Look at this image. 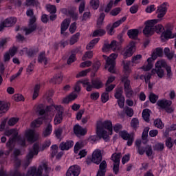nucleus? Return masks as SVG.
Masks as SVG:
<instances>
[{"instance_id":"nucleus-9","label":"nucleus","mask_w":176,"mask_h":176,"mask_svg":"<svg viewBox=\"0 0 176 176\" xmlns=\"http://www.w3.org/2000/svg\"><path fill=\"white\" fill-rule=\"evenodd\" d=\"M166 63L164 60H159L155 63V68L153 69L151 72L152 74H156L158 76V78H163L164 76V69L162 68H164L166 67Z\"/></svg>"},{"instance_id":"nucleus-33","label":"nucleus","mask_w":176,"mask_h":176,"mask_svg":"<svg viewBox=\"0 0 176 176\" xmlns=\"http://www.w3.org/2000/svg\"><path fill=\"white\" fill-rule=\"evenodd\" d=\"M123 112L126 115V116H129V118H133L134 115V110L127 106L124 108Z\"/></svg>"},{"instance_id":"nucleus-20","label":"nucleus","mask_w":176,"mask_h":176,"mask_svg":"<svg viewBox=\"0 0 176 176\" xmlns=\"http://www.w3.org/2000/svg\"><path fill=\"white\" fill-rule=\"evenodd\" d=\"M102 160V155L100 150H96L92 155L91 162L95 164H100Z\"/></svg>"},{"instance_id":"nucleus-37","label":"nucleus","mask_w":176,"mask_h":176,"mask_svg":"<svg viewBox=\"0 0 176 176\" xmlns=\"http://www.w3.org/2000/svg\"><path fill=\"white\" fill-rule=\"evenodd\" d=\"M79 36H80V33H76L74 35L72 36V37L70 38L69 44L70 45H75L78 41H79Z\"/></svg>"},{"instance_id":"nucleus-8","label":"nucleus","mask_w":176,"mask_h":176,"mask_svg":"<svg viewBox=\"0 0 176 176\" xmlns=\"http://www.w3.org/2000/svg\"><path fill=\"white\" fill-rule=\"evenodd\" d=\"M163 56V49L162 48H156L155 53L153 54L151 58H148L147 59V65L143 66L144 71H149L152 69V67H153V64L152 63V61L153 60H156L157 57H162Z\"/></svg>"},{"instance_id":"nucleus-1","label":"nucleus","mask_w":176,"mask_h":176,"mask_svg":"<svg viewBox=\"0 0 176 176\" xmlns=\"http://www.w3.org/2000/svg\"><path fill=\"white\" fill-rule=\"evenodd\" d=\"M104 129L109 130V133L110 135H112V122L107 120L102 124H97L96 133L100 137V138H103V140H107V138H108V132L104 130Z\"/></svg>"},{"instance_id":"nucleus-57","label":"nucleus","mask_w":176,"mask_h":176,"mask_svg":"<svg viewBox=\"0 0 176 176\" xmlns=\"http://www.w3.org/2000/svg\"><path fill=\"white\" fill-rule=\"evenodd\" d=\"M50 111H52V107L50 106H47L46 107V109L45 110L44 109H41L39 111H38V113L39 115L42 116V115H45L48 112H50Z\"/></svg>"},{"instance_id":"nucleus-35","label":"nucleus","mask_w":176,"mask_h":176,"mask_svg":"<svg viewBox=\"0 0 176 176\" xmlns=\"http://www.w3.org/2000/svg\"><path fill=\"white\" fill-rule=\"evenodd\" d=\"M100 41V38H94L92 41H90V43L87 45V50H91L94 46H96V43H98V41Z\"/></svg>"},{"instance_id":"nucleus-58","label":"nucleus","mask_w":176,"mask_h":176,"mask_svg":"<svg viewBox=\"0 0 176 176\" xmlns=\"http://www.w3.org/2000/svg\"><path fill=\"white\" fill-rule=\"evenodd\" d=\"M164 69H166V76L168 78H171L173 76V72H171V67L167 65V63H166V67H164Z\"/></svg>"},{"instance_id":"nucleus-4","label":"nucleus","mask_w":176,"mask_h":176,"mask_svg":"<svg viewBox=\"0 0 176 176\" xmlns=\"http://www.w3.org/2000/svg\"><path fill=\"white\" fill-rule=\"evenodd\" d=\"M82 83L87 91H91L93 89H98L104 87V83H102V81L100 78L94 79L91 80V82H89V80H84Z\"/></svg>"},{"instance_id":"nucleus-64","label":"nucleus","mask_w":176,"mask_h":176,"mask_svg":"<svg viewBox=\"0 0 176 176\" xmlns=\"http://www.w3.org/2000/svg\"><path fill=\"white\" fill-rule=\"evenodd\" d=\"M91 61L90 60L82 62L80 65V68H86L87 67H91Z\"/></svg>"},{"instance_id":"nucleus-29","label":"nucleus","mask_w":176,"mask_h":176,"mask_svg":"<svg viewBox=\"0 0 176 176\" xmlns=\"http://www.w3.org/2000/svg\"><path fill=\"white\" fill-rule=\"evenodd\" d=\"M122 82L124 83V90H129V89H131V81L126 76L122 77Z\"/></svg>"},{"instance_id":"nucleus-19","label":"nucleus","mask_w":176,"mask_h":176,"mask_svg":"<svg viewBox=\"0 0 176 176\" xmlns=\"http://www.w3.org/2000/svg\"><path fill=\"white\" fill-rule=\"evenodd\" d=\"M57 113L55 116L54 123L56 126L57 124H60L61 122H63V113H64V108L63 107L59 106V107L57 109Z\"/></svg>"},{"instance_id":"nucleus-59","label":"nucleus","mask_w":176,"mask_h":176,"mask_svg":"<svg viewBox=\"0 0 176 176\" xmlns=\"http://www.w3.org/2000/svg\"><path fill=\"white\" fill-rule=\"evenodd\" d=\"M145 152L147 156H151L153 153V150H152V146L147 145L145 147Z\"/></svg>"},{"instance_id":"nucleus-30","label":"nucleus","mask_w":176,"mask_h":176,"mask_svg":"<svg viewBox=\"0 0 176 176\" xmlns=\"http://www.w3.org/2000/svg\"><path fill=\"white\" fill-rule=\"evenodd\" d=\"M52 131H53V126L50 123H49L44 131L43 132V135L44 137H49L52 134Z\"/></svg>"},{"instance_id":"nucleus-5","label":"nucleus","mask_w":176,"mask_h":176,"mask_svg":"<svg viewBox=\"0 0 176 176\" xmlns=\"http://www.w3.org/2000/svg\"><path fill=\"white\" fill-rule=\"evenodd\" d=\"M7 137H10L9 141L6 144V146L8 148L9 151H13V148H14V144L16 143V138L19 135V131L17 129H10L8 131H6L5 133Z\"/></svg>"},{"instance_id":"nucleus-6","label":"nucleus","mask_w":176,"mask_h":176,"mask_svg":"<svg viewBox=\"0 0 176 176\" xmlns=\"http://www.w3.org/2000/svg\"><path fill=\"white\" fill-rule=\"evenodd\" d=\"M103 58L106 60L105 68H109V72L111 74H115V65H116V58H118V54H111L109 57H107V56L103 55Z\"/></svg>"},{"instance_id":"nucleus-23","label":"nucleus","mask_w":176,"mask_h":176,"mask_svg":"<svg viewBox=\"0 0 176 176\" xmlns=\"http://www.w3.org/2000/svg\"><path fill=\"white\" fill-rule=\"evenodd\" d=\"M74 131L76 135H85L87 131L85 129H82L79 124H76L74 126Z\"/></svg>"},{"instance_id":"nucleus-46","label":"nucleus","mask_w":176,"mask_h":176,"mask_svg":"<svg viewBox=\"0 0 176 176\" xmlns=\"http://www.w3.org/2000/svg\"><path fill=\"white\" fill-rule=\"evenodd\" d=\"M155 24L156 23H153V28L154 30V32H157V34H159L160 32H162V31H163V30H164V28H163V25H155Z\"/></svg>"},{"instance_id":"nucleus-50","label":"nucleus","mask_w":176,"mask_h":176,"mask_svg":"<svg viewBox=\"0 0 176 176\" xmlns=\"http://www.w3.org/2000/svg\"><path fill=\"white\" fill-rule=\"evenodd\" d=\"M47 12L49 13L52 14V13H56L57 12V8H56V6L53 5L48 4L46 6Z\"/></svg>"},{"instance_id":"nucleus-2","label":"nucleus","mask_w":176,"mask_h":176,"mask_svg":"<svg viewBox=\"0 0 176 176\" xmlns=\"http://www.w3.org/2000/svg\"><path fill=\"white\" fill-rule=\"evenodd\" d=\"M50 170L51 168L49 167L47 163H43L42 165L38 166L37 170L36 167L35 166L30 168V169L28 171L26 176H42L43 171L44 176H49Z\"/></svg>"},{"instance_id":"nucleus-11","label":"nucleus","mask_w":176,"mask_h":176,"mask_svg":"<svg viewBox=\"0 0 176 176\" xmlns=\"http://www.w3.org/2000/svg\"><path fill=\"white\" fill-rule=\"evenodd\" d=\"M120 157H122V153H115L112 154L111 157V160L113 162V173L116 175L119 174V167L120 166Z\"/></svg>"},{"instance_id":"nucleus-10","label":"nucleus","mask_w":176,"mask_h":176,"mask_svg":"<svg viewBox=\"0 0 176 176\" xmlns=\"http://www.w3.org/2000/svg\"><path fill=\"white\" fill-rule=\"evenodd\" d=\"M173 102L171 100L163 99L157 102V105L160 107L161 109H164L168 113L174 112V109L171 107Z\"/></svg>"},{"instance_id":"nucleus-62","label":"nucleus","mask_w":176,"mask_h":176,"mask_svg":"<svg viewBox=\"0 0 176 176\" xmlns=\"http://www.w3.org/2000/svg\"><path fill=\"white\" fill-rule=\"evenodd\" d=\"M150 128L148 126H146L144 128L142 135V140H145L146 138H148V133H149Z\"/></svg>"},{"instance_id":"nucleus-16","label":"nucleus","mask_w":176,"mask_h":176,"mask_svg":"<svg viewBox=\"0 0 176 176\" xmlns=\"http://www.w3.org/2000/svg\"><path fill=\"white\" fill-rule=\"evenodd\" d=\"M25 137L28 142H35V141L38 140V135L32 129L25 131Z\"/></svg>"},{"instance_id":"nucleus-41","label":"nucleus","mask_w":176,"mask_h":176,"mask_svg":"<svg viewBox=\"0 0 176 176\" xmlns=\"http://www.w3.org/2000/svg\"><path fill=\"white\" fill-rule=\"evenodd\" d=\"M126 20H127V17L124 16L121 19L114 22L111 25H113V27L114 28H118V27H119V25H120V24H122V23H124V21H126Z\"/></svg>"},{"instance_id":"nucleus-3","label":"nucleus","mask_w":176,"mask_h":176,"mask_svg":"<svg viewBox=\"0 0 176 176\" xmlns=\"http://www.w3.org/2000/svg\"><path fill=\"white\" fill-rule=\"evenodd\" d=\"M26 16L30 17L28 24L29 28H25L23 31H25V35H30V34H32V32L36 30L37 26L36 24H35L36 22V16L34 15V10L32 9H28L26 11Z\"/></svg>"},{"instance_id":"nucleus-34","label":"nucleus","mask_w":176,"mask_h":176,"mask_svg":"<svg viewBox=\"0 0 176 176\" xmlns=\"http://www.w3.org/2000/svg\"><path fill=\"white\" fill-rule=\"evenodd\" d=\"M149 109H145L144 110H143L142 113V116L144 119V120H145V122H149V117L151 116V114H149Z\"/></svg>"},{"instance_id":"nucleus-14","label":"nucleus","mask_w":176,"mask_h":176,"mask_svg":"<svg viewBox=\"0 0 176 176\" xmlns=\"http://www.w3.org/2000/svg\"><path fill=\"white\" fill-rule=\"evenodd\" d=\"M17 23V19L14 17H10L6 19L0 24V31H2L5 28L13 27Z\"/></svg>"},{"instance_id":"nucleus-25","label":"nucleus","mask_w":176,"mask_h":176,"mask_svg":"<svg viewBox=\"0 0 176 176\" xmlns=\"http://www.w3.org/2000/svg\"><path fill=\"white\" fill-rule=\"evenodd\" d=\"M138 30L137 29H131L128 30L127 35L130 39H137L138 38Z\"/></svg>"},{"instance_id":"nucleus-54","label":"nucleus","mask_w":176,"mask_h":176,"mask_svg":"<svg viewBox=\"0 0 176 176\" xmlns=\"http://www.w3.org/2000/svg\"><path fill=\"white\" fill-rule=\"evenodd\" d=\"M106 29L109 35H113V34H115V30H115V28L113 27L111 24L107 25Z\"/></svg>"},{"instance_id":"nucleus-27","label":"nucleus","mask_w":176,"mask_h":176,"mask_svg":"<svg viewBox=\"0 0 176 176\" xmlns=\"http://www.w3.org/2000/svg\"><path fill=\"white\" fill-rule=\"evenodd\" d=\"M44 120H45V118H43L42 117L36 119L35 120L32 122L31 127L32 129H35L36 127H41V124L43 123Z\"/></svg>"},{"instance_id":"nucleus-44","label":"nucleus","mask_w":176,"mask_h":176,"mask_svg":"<svg viewBox=\"0 0 176 176\" xmlns=\"http://www.w3.org/2000/svg\"><path fill=\"white\" fill-rule=\"evenodd\" d=\"M90 5L93 9L96 10V9L100 8V0H91Z\"/></svg>"},{"instance_id":"nucleus-52","label":"nucleus","mask_w":176,"mask_h":176,"mask_svg":"<svg viewBox=\"0 0 176 176\" xmlns=\"http://www.w3.org/2000/svg\"><path fill=\"white\" fill-rule=\"evenodd\" d=\"M21 72H23V67H21L16 74L12 75L10 77V82H13L14 79L19 78V76L21 75Z\"/></svg>"},{"instance_id":"nucleus-12","label":"nucleus","mask_w":176,"mask_h":176,"mask_svg":"<svg viewBox=\"0 0 176 176\" xmlns=\"http://www.w3.org/2000/svg\"><path fill=\"white\" fill-rule=\"evenodd\" d=\"M157 23V20L156 19H153L146 22V26L143 30V33L146 36H151V35H153V33L155 32L153 30V24H156Z\"/></svg>"},{"instance_id":"nucleus-32","label":"nucleus","mask_w":176,"mask_h":176,"mask_svg":"<svg viewBox=\"0 0 176 176\" xmlns=\"http://www.w3.org/2000/svg\"><path fill=\"white\" fill-rule=\"evenodd\" d=\"M114 97L115 98H116V100H120L122 98H124V96H123V89L122 88H118L116 90Z\"/></svg>"},{"instance_id":"nucleus-42","label":"nucleus","mask_w":176,"mask_h":176,"mask_svg":"<svg viewBox=\"0 0 176 176\" xmlns=\"http://www.w3.org/2000/svg\"><path fill=\"white\" fill-rule=\"evenodd\" d=\"M91 58H93V51H88L85 52L82 58V61H86V60H90Z\"/></svg>"},{"instance_id":"nucleus-31","label":"nucleus","mask_w":176,"mask_h":176,"mask_svg":"<svg viewBox=\"0 0 176 176\" xmlns=\"http://www.w3.org/2000/svg\"><path fill=\"white\" fill-rule=\"evenodd\" d=\"M16 141L19 145L22 146L23 148H25L27 144L25 143V138L21 137V135H17L16 138Z\"/></svg>"},{"instance_id":"nucleus-56","label":"nucleus","mask_w":176,"mask_h":176,"mask_svg":"<svg viewBox=\"0 0 176 176\" xmlns=\"http://www.w3.org/2000/svg\"><path fill=\"white\" fill-rule=\"evenodd\" d=\"M142 58V55L138 54L136 56H134L132 58V63H134L135 64H138L140 63V60Z\"/></svg>"},{"instance_id":"nucleus-24","label":"nucleus","mask_w":176,"mask_h":176,"mask_svg":"<svg viewBox=\"0 0 176 176\" xmlns=\"http://www.w3.org/2000/svg\"><path fill=\"white\" fill-rule=\"evenodd\" d=\"M162 38H164V39H173L176 38V33L173 34V32L170 30H166L162 32Z\"/></svg>"},{"instance_id":"nucleus-17","label":"nucleus","mask_w":176,"mask_h":176,"mask_svg":"<svg viewBox=\"0 0 176 176\" xmlns=\"http://www.w3.org/2000/svg\"><path fill=\"white\" fill-rule=\"evenodd\" d=\"M80 174V167L78 165L72 166L66 173V176H79Z\"/></svg>"},{"instance_id":"nucleus-61","label":"nucleus","mask_w":176,"mask_h":176,"mask_svg":"<svg viewBox=\"0 0 176 176\" xmlns=\"http://www.w3.org/2000/svg\"><path fill=\"white\" fill-rule=\"evenodd\" d=\"M121 10L122 9L120 8H116L111 11L110 14H111V16H118Z\"/></svg>"},{"instance_id":"nucleus-13","label":"nucleus","mask_w":176,"mask_h":176,"mask_svg":"<svg viewBox=\"0 0 176 176\" xmlns=\"http://www.w3.org/2000/svg\"><path fill=\"white\" fill-rule=\"evenodd\" d=\"M134 52H135V42L131 41L125 48V52L123 54L124 58L131 57L134 54Z\"/></svg>"},{"instance_id":"nucleus-49","label":"nucleus","mask_w":176,"mask_h":176,"mask_svg":"<svg viewBox=\"0 0 176 176\" xmlns=\"http://www.w3.org/2000/svg\"><path fill=\"white\" fill-rule=\"evenodd\" d=\"M164 54L168 58V60H171L173 57H174V53L170 52V48L166 47L164 49Z\"/></svg>"},{"instance_id":"nucleus-36","label":"nucleus","mask_w":176,"mask_h":176,"mask_svg":"<svg viewBox=\"0 0 176 176\" xmlns=\"http://www.w3.org/2000/svg\"><path fill=\"white\" fill-rule=\"evenodd\" d=\"M107 32L104 29H98L93 33V36H104Z\"/></svg>"},{"instance_id":"nucleus-48","label":"nucleus","mask_w":176,"mask_h":176,"mask_svg":"<svg viewBox=\"0 0 176 176\" xmlns=\"http://www.w3.org/2000/svg\"><path fill=\"white\" fill-rule=\"evenodd\" d=\"M154 125L157 128V129H163L164 127V124H163V122H162V120L160 119H157L154 121Z\"/></svg>"},{"instance_id":"nucleus-18","label":"nucleus","mask_w":176,"mask_h":176,"mask_svg":"<svg viewBox=\"0 0 176 176\" xmlns=\"http://www.w3.org/2000/svg\"><path fill=\"white\" fill-rule=\"evenodd\" d=\"M167 6H168V3H163L161 6L158 7L156 12L158 19H162L166 16V13H167Z\"/></svg>"},{"instance_id":"nucleus-26","label":"nucleus","mask_w":176,"mask_h":176,"mask_svg":"<svg viewBox=\"0 0 176 176\" xmlns=\"http://www.w3.org/2000/svg\"><path fill=\"white\" fill-rule=\"evenodd\" d=\"M9 110V104L5 102L0 101V118L2 116V113H6Z\"/></svg>"},{"instance_id":"nucleus-45","label":"nucleus","mask_w":176,"mask_h":176,"mask_svg":"<svg viewBox=\"0 0 176 176\" xmlns=\"http://www.w3.org/2000/svg\"><path fill=\"white\" fill-rule=\"evenodd\" d=\"M131 126L133 127V129H135V130H137L138 129V126H140V121L137 118H133L131 122Z\"/></svg>"},{"instance_id":"nucleus-60","label":"nucleus","mask_w":176,"mask_h":176,"mask_svg":"<svg viewBox=\"0 0 176 176\" xmlns=\"http://www.w3.org/2000/svg\"><path fill=\"white\" fill-rule=\"evenodd\" d=\"M12 98L16 102L24 101V97L21 94H15L12 96Z\"/></svg>"},{"instance_id":"nucleus-38","label":"nucleus","mask_w":176,"mask_h":176,"mask_svg":"<svg viewBox=\"0 0 176 176\" xmlns=\"http://www.w3.org/2000/svg\"><path fill=\"white\" fill-rule=\"evenodd\" d=\"M63 131H64V129L63 127H59L54 130V134L58 140H61Z\"/></svg>"},{"instance_id":"nucleus-53","label":"nucleus","mask_w":176,"mask_h":176,"mask_svg":"<svg viewBox=\"0 0 176 176\" xmlns=\"http://www.w3.org/2000/svg\"><path fill=\"white\" fill-rule=\"evenodd\" d=\"M109 100V94L108 92H104L101 95L102 102L105 104Z\"/></svg>"},{"instance_id":"nucleus-22","label":"nucleus","mask_w":176,"mask_h":176,"mask_svg":"<svg viewBox=\"0 0 176 176\" xmlns=\"http://www.w3.org/2000/svg\"><path fill=\"white\" fill-rule=\"evenodd\" d=\"M69 24H71V21L69 19H65L60 26V34L63 35L65 34V31L68 30V27H69Z\"/></svg>"},{"instance_id":"nucleus-21","label":"nucleus","mask_w":176,"mask_h":176,"mask_svg":"<svg viewBox=\"0 0 176 176\" xmlns=\"http://www.w3.org/2000/svg\"><path fill=\"white\" fill-rule=\"evenodd\" d=\"M74 146V141L67 140L60 144L59 148L61 151H69Z\"/></svg>"},{"instance_id":"nucleus-7","label":"nucleus","mask_w":176,"mask_h":176,"mask_svg":"<svg viewBox=\"0 0 176 176\" xmlns=\"http://www.w3.org/2000/svg\"><path fill=\"white\" fill-rule=\"evenodd\" d=\"M38 153H39V144L38 143H35L33 145V149L30 150L26 156V160L23 164V167H25V168H27V167L31 164V162H32L34 156H35V155H38Z\"/></svg>"},{"instance_id":"nucleus-55","label":"nucleus","mask_w":176,"mask_h":176,"mask_svg":"<svg viewBox=\"0 0 176 176\" xmlns=\"http://www.w3.org/2000/svg\"><path fill=\"white\" fill-rule=\"evenodd\" d=\"M113 3L115 4V3H113V0H111L108 3L107 6L104 10V12L106 13H109V12H111V9H112L113 6Z\"/></svg>"},{"instance_id":"nucleus-47","label":"nucleus","mask_w":176,"mask_h":176,"mask_svg":"<svg viewBox=\"0 0 176 176\" xmlns=\"http://www.w3.org/2000/svg\"><path fill=\"white\" fill-rule=\"evenodd\" d=\"M149 100L152 104H156V102L159 100V96L151 92L149 95Z\"/></svg>"},{"instance_id":"nucleus-40","label":"nucleus","mask_w":176,"mask_h":176,"mask_svg":"<svg viewBox=\"0 0 176 176\" xmlns=\"http://www.w3.org/2000/svg\"><path fill=\"white\" fill-rule=\"evenodd\" d=\"M104 19H105V14L101 13L97 21L98 28H101V26L104 24Z\"/></svg>"},{"instance_id":"nucleus-43","label":"nucleus","mask_w":176,"mask_h":176,"mask_svg":"<svg viewBox=\"0 0 176 176\" xmlns=\"http://www.w3.org/2000/svg\"><path fill=\"white\" fill-rule=\"evenodd\" d=\"M38 63H44L45 65H47V58L45 56V53L40 54L38 58Z\"/></svg>"},{"instance_id":"nucleus-39","label":"nucleus","mask_w":176,"mask_h":176,"mask_svg":"<svg viewBox=\"0 0 176 176\" xmlns=\"http://www.w3.org/2000/svg\"><path fill=\"white\" fill-rule=\"evenodd\" d=\"M40 90H41V85H39L38 84H36L34 86V89L33 100H35L36 98H38V96H39Z\"/></svg>"},{"instance_id":"nucleus-28","label":"nucleus","mask_w":176,"mask_h":176,"mask_svg":"<svg viewBox=\"0 0 176 176\" xmlns=\"http://www.w3.org/2000/svg\"><path fill=\"white\" fill-rule=\"evenodd\" d=\"M51 82L54 83V85H60V83L63 82V74H61V73H58V74L55 75L54 77L51 79Z\"/></svg>"},{"instance_id":"nucleus-15","label":"nucleus","mask_w":176,"mask_h":176,"mask_svg":"<svg viewBox=\"0 0 176 176\" xmlns=\"http://www.w3.org/2000/svg\"><path fill=\"white\" fill-rule=\"evenodd\" d=\"M120 135L122 140H124L127 142V146H131L133 145V142H134V135L129 134L126 131H122L120 132Z\"/></svg>"},{"instance_id":"nucleus-51","label":"nucleus","mask_w":176,"mask_h":176,"mask_svg":"<svg viewBox=\"0 0 176 176\" xmlns=\"http://www.w3.org/2000/svg\"><path fill=\"white\" fill-rule=\"evenodd\" d=\"M163 149H164V144H162V143L156 144L153 146V150L157 151L158 152H162V151H163Z\"/></svg>"},{"instance_id":"nucleus-63","label":"nucleus","mask_w":176,"mask_h":176,"mask_svg":"<svg viewBox=\"0 0 176 176\" xmlns=\"http://www.w3.org/2000/svg\"><path fill=\"white\" fill-rule=\"evenodd\" d=\"M19 122V118H12L8 120V125L9 126H14L16 123Z\"/></svg>"}]
</instances>
